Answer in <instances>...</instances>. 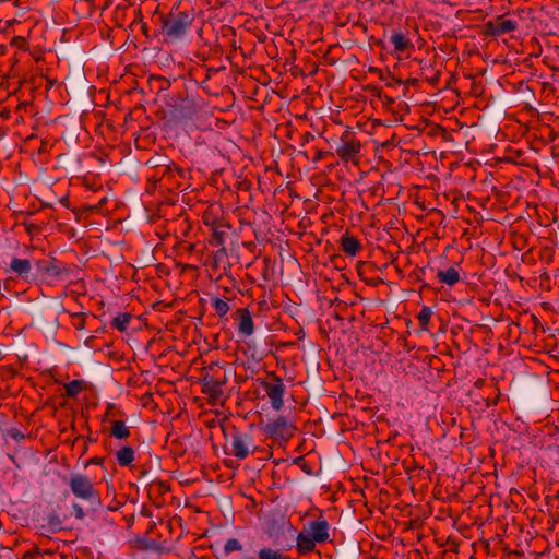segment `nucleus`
<instances>
[{
    "instance_id": "nucleus-7",
    "label": "nucleus",
    "mask_w": 559,
    "mask_h": 559,
    "mask_svg": "<svg viewBox=\"0 0 559 559\" xmlns=\"http://www.w3.org/2000/svg\"><path fill=\"white\" fill-rule=\"evenodd\" d=\"M37 271L47 280L62 282L70 277L72 270L56 258L36 261Z\"/></svg>"
},
{
    "instance_id": "nucleus-47",
    "label": "nucleus",
    "mask_w": 559,
    "mask_h": 559,
    "mask_svg": "<svg viewBox=\"0 0 559 559\" xmlns=\"http://www.w3.org/2000/svg\"><path fill=\"white\" fill-rule=\"evenodd\" d=\"M176 173H177V175H180V176H181V170H180L178 167H177V169H176Z\"/></svg>"
},
{
    "instance_id": "nucleus-27",
    "label": "nucleus",
    "mask_w": 559,
    "mask_h": 559,
    "mask_svg": "<svg viewBox=\"0 0 559 559\" xmlns=\"http://www.w3.org/2000/svg\"><path fill=\"white\" fill-rule=\"evenodd\" d=\"M432 316V310L430 307L424 306L417 314V320L421 330L428 331V325L430 318Z\"/></svg>"
},
{
    "instance_id": "nucleus-49",
    "label": "nucleus",
    "mask_w": 559,
    "mask_h": 559,
    "mask_svg": "<svg viewBox=\"0 0 559 559\" xmlns=\"http://www.w3.org/2000/svg\"><path fill=\"white\" fill-rule=\"evenodd\" d=\"M181 67H183V66H182V64H176L177 70H178L179 68H181Z\"/></svg>"
},
{
    "instance_id": "nucleus-9",
    "label": "nucleus",
    "mask_w": 559,
    "mask_h": 559,
    "mask_svg": "<svg viewBox=\"0 0 559 559\" xmlns=\"http://www.w3.org/2000/svg\"><path fill=\"white\" fill-rule=\"evenodd\" d=\"M519 27V22L515 19L507 17V15H499L493 20H488L484 23V35L489 37H500L504 34L512 33Z\"/></svg>"
},
{
    "instance_id": "nucleus-5",
    "label": "nucleus",
    "mask_w": 559,
    "mask_h": 559,
    "mask_svg": "<svg viewBox=\"0 0 559 559\" xmlns=\"http://www.w3.org/2000/svg\"><path fill=\"white\" fill-rule=\"evenodd\" d=\"M361 143L356 133L352 130H345L340 136L335 147L336 155L345 163L358 165L360 162Z\"/></svg>"
},
{
    "instance_id": "nucleus-11",
    "label": "nucleus",
    "mask_w": 559,
    "mask_h": 559,
    "mask_svg": "<svg viewBox=\"0 0 559 559\" xmlns=\"http://www.w3.org/2000/svg\"><path fill=\"white\" fill-rule=\"evenodd\" d=\"M198 114V102L193 95H187L177 103V123H182L186 128L194 126L193 120Z\"/></svg>"
},
{
    "instance_id": "nucleus-32",
    "label": "nucleus",
    "mask_w": 559,
    "mask_h": 559,
    "mask_svg": "<svg viewBox=\"0 0 559 559\" xmlns=\"http://www.w3.org/2000/svg\"><path fill=\"white\" fill-rule=\"evenodd\" d=\"M213 307L216 311V313L223 318L224 316L227 314V312L229 311V305L227 301L223 300V299H219V298H215L213 300Z\"/></svg>"
},
{
    "instance_id": "nucleus-43",
    "label": "nucleus",
    "mask_w": 559,
    "mask_h": 559,
    "mask_svg": "<svg viewBox=\"0 0 559 559\" xmlns=\"http://www.w3.org/2000/svg\"><path fill=\"white\" fill-rule=\"evenodd\" d=\"M114 408H115V404L109 403V404L107 405V411H106L105 416L107 417V416H109V415H112V414H114V413H112Z\"/></svg>"
},
{
    "instance_id": "nucleus-36",
    "label": "nucleus",
    "mask_w": 559,
    "mask_h": 559,
    "mask_svg": "<svg viewBox=\"0 0 559 559\" xmlns=\"http://www.w3.org/2000/svg\"><path fill=\"white\" fill-rule=\"evenodd\" d=\"M368 72L374 73L381 81H385L390 76V73H384L381 69L377 67H369Z\"/></svg>"
},
{
    "instance_id": "nucleus-19",
    "label": "nucleus",
    "mask_w": 559,
    "mask_h": 559,
    "mask_svg": "<svg viewBox=\"0 0 559 559\" xmlns=\"http://www.w3.org/2000/svg\"><path fill=\"white\" fill-rule=\"evenodd\" d=\"M340 246L342 251L349 257H355L362 249L360 241L349 233L342 235Z\"/></svg>"
},
{
    "instance_id": "nucleus-34",
    "label": "nucleus",
    "mask_w": 559,
    "mask_h": 559,
    "mask_svg": "<svg viewBox=\"0 0 559 559\" xmlns=\"http://www.w3.org/2000/svg\"><path fill=\"white\" fill-rule=\"evenodd\" d=\"M85 317L86 314L81 312V313H74L73 314V319H74V322H73V325L76 330H83L84 326H85Z\"/></svg>"
},
{
    "instance_id": "nucleus-48",
    "label": "nucleus",
    "mask_w": 559,
    "mask_h": 559,
    "mask_svg": "<svg viewBox=\"0 0 559 559\" xmlns=\"http://www.w3.org/2000/svg\"><path fill=\"white\" fill-rule=\"evenodd\" d=\"M176 444H177V451H178L179 450V444H180L179 440L176 441Z\"/></svg>"
},
{
    "instance_id": "nucleus-6",
    "label": "nucleus",
    "mask_w": 559,
    "mask_h": 559,
    "mask_svg": "<svg viewBox=\"0 0 559 559\" xmlns=\"http://www.w3.org/2000/svg\"><path fill=\"white\" fill-rule=\"evenodd\" d=\"M173 100V97L167 99L165 95L159 94L156 100L159 104L155 112L157 117V124L165 133L164 136L169 138L170 140L175 136V104Z\"/></svg>"
},
{
    "instance_id": "nucleus-25",
    "label": "nucleus",
    "mask_w": 559,
    "mask_h": 559,
    "mask_svg": "<svg viewBox=\"0 0 559 559\" xmlns=\"http://www.w3.org/2000/svg\"><path fill=\"white\" fill-rule=\"evenodd\" d=\"M117 461L121 466L130 465L134 460V451L131 447H122L116 454Z\"/></svg>"
},
{
    "instance_id": "nucleus-24",
    "label": "nucleus",
    "mask_w": 559,
    "mask_h": 559,
    "mask_svg": "<svg viewBox=\"0 0 559 559\" xmlns=\"http://www.w3.org/2000/svg\"><path fill=\"white\" fill-rule=\"evenodd\" d=\"M131 319L132 316L129 312L119 313L111 320L110 326L120 332H124L128 329Z\"/></svg>"
},
{
    "instance_id": "nucleus-39",
    "label": "nucleus",
    "mask_w": 559,
    "mask_h": 559,
    "mask_svg": "<svg viewBox=\"0 0 559 559\" xmlns=\"http://www.w3.org/2000/svg\"><path fill=\"white\" fill-rule=\"evenodd\" d=\"M178 266H181L182 267V272H186V271H189V272H192V276L195 275V272H197V267L191 265V264H181L180 262H177V267Z\"/></svg>"
},
{
    "instance_id": "nucleus-38",
    "label": "nucleus",
    "mask_w": 559,
    "mask_h": 559,
    "mask_svg": "<svg viewBox=\"0 0 559 559\" xmlns=\"http://www.w3.org/2000/svg\"><path fill=\"white\" fill-rule=\"evenodd\" d=\"M275 544H276L277 546H280L282 550H288V549H290V548H292V546H293L290 542H286V543H284V542L282 540L281 536H276V538H275Z\"/></svg>"
},
{
    "instance_id": "nucleus-17",
    "label": "nucleus",
    "mask_w": 559,
    "mask_h": 559,
    "mask_svg": "<svg viewBox=\"0 0 559 559\" xmlns=\"http://www.w3.org/2000/svg\"><path fill=\"white\" fill-rule=\"evenodd\" d=\"M238 331L245 336H250L254 332V324L251 312L248 308L237 310Z\"/></svg>"
},
{
    "instance_id": "nucleus-26",
    "label": "nucleus",
    "mask_w": 559,
    "mask_h": 559,
    "mask_svg": "<svg viewBox=\"0 0 559 559\" xmlns=\"http://www.w3.org/2000/svg\"><path fill=\"white\" fill-rule=\"evenodd\" d=\"M111 436L116 439H127L130 436V430L123 420H114L111 426Z\"/></svg>"
},
{
    "instance_id": "nucleus-18",
    "label": "nucleus",
    "mask_w": 559,
    "mask_h": 559,
    "mask_svg": "<svg viewBox=\"0 0 559 559\" xmlns=\"http://www.w3.org/2000/svg\"><path fill=\"white\" fill-rule=\"evenodd\" d=\"M178 228H180L185 238L183 240H192L199 229L198 225H195L186 213L177 214V229Z\"/></svg>"
},
{
    "instance_id": "nucleus-12",
    "label": "nucleus",
    "mask_w": 559,
    "mask_h": 559,
    "mask_svg": "<svg viewBox=\"0 0 559 559\" xmlns=\"http://www.w3.org/2000/svg\"><path fill=\"white\" fill-rule=\"evenodd\" d=\"M154 21L156 28L154 31L155 36H162L164 44H170L175 40V17L173 12L169 14H163L156 12L154 14Z\"/></svg>"
},
{
    "instance_id": "nucleus-28",
    "label": "nucleus",
    "mask_w": 559,
    "mask_h": 559,
    "mask_svg": "<svg viewBox=\"0 0 559 559\" xmlns=\"http://www.w3.org/2000/svg\"><path fill=\"white\" fill-rule=\"evenodd\" d=\"M47 524L50 531L58 532L62 530L63 521L56 511H52L47 515Z\"/></svg>"
},
{
    "instance_id": "nucleus-29",
    "label": "nucleus",
    "mask_w": 559,
    "mask_h": 559,
    "mask_svg": "<svg viewBox=\"0 0 559 559\" xmlns=\"http://www.w3.org/2000/svg\"><path fill=\"white\" fill-rule=\"evenodd\" d=\"M171 179H173V170L170 168V166H166L164 169H163V174L159 178V188L160 189H167L169 192H171V189L169 187V183L171 182Z\"/></svg>"
},
{
    "instance_id": "nucleus-42",
    "label": "nucleus",
    "mask_w": 559,
    "mask_h": 559,
    "mask_svg": "<svg viewBox=\"0 0 559 559\" xmlns=\"http://www.w3.org/2000/svg\"><path fill=\"white\" fill-rule=\"evenodd\" d=\"M169 86H170V82L168 80L164 79L162 84H160V86H159V90L160 91L162 90H167V88H169Z\"/></svg>"
},
{
    "instance_id": "nucleus-41",
    "label": "nucleus",
    "mask_w": 559,
    "mask_h": 559,
    "mask_svg": "<svg viewBox=\"0 0 559 559\" xmlns=\"http://www.w3.org/2000/svg\"><path fill=\"white\" fill-rule=\"evenodd\" d=\"M103 462H104V459H103V457L95 456V457H93V459H91V460L88 461V464H97V465H100V464H103Z\"/></svg>"
},
{
    "instance_id": "nucleus-35",
    "label": "nucleus",
    "mask_w": 559,
    "mask_h": 559,
    "mask_svg": "<svg viewBox=\"0 0 559 559\" xmlns=\"http://www.w3.org/2000/svg\"><path fill=\"white\" fill-rule=\"evenodd\" d=\"M7 436L12 438L15 441H23L25 439V435L20 431L17 428H10L7 431Z\"/></svg>"
},
{
    "instance_id": "nucleus-15",
    "label": "nucleus",
    "mask_w": 559,
    "mask_h": 559,
    "mask_svg": "<svg viewBox=\"0 0 559 559\" xmlns=\"http://www.w3.org/2000/svg\"><path fill=\"white\" fill-rule=\"evenodd\" d=\"M193 20V11H180L177 14V40H183L190 35Z\"/></svg>"
},
{
    "instance_id": "nucleus-21",
    "label": "nucleus",
    "mask_w": 559,
    "mask_h": 559,
    "mask_svg": "<svg viewBox=\"0 0 559 559\" xmlns=\"http://www.w3.org/2000/svg\"><path fill=\"white\" fill-rule=\"evenodd\" d=\"M390 39L396 52H405L414 47L407 34L402 32L394 31Z\"/></svg>"
},
{
    "instance_id": "nucleus-40",
    "label": "nucleus",
    "mask_w": 559,
    "mask_h": 559,
    "mask_svg": "<svg viewBox=\"0 0 559 559\" xmlns=\"http://www.w3.org/2000/svg\"><path fill=\"white\" fill-rule=\"evenodd\" d=\"M158 486V490L163 493V492H170L171 491V487L169 484H165L163 481H159L157 484Z\"/></svg>"
},
{
    "instance_id": "nucleus-8",
    "label": "nucleus",
    "mask_w": 559,
    "mask_h": 559,
    "mask_svg": "<svg viewBox=\"0 0 559 559\" xmlns=\"http://www.w3.org/2000/svg\"><path fill=\"white\" fill-rule=\"evenodd\" d=\"M263 390L270 399L271 406L275 411H281L284 406V394L286 392L285 384L274 372L269 373V380L261 382Z\"/></svg>"
},
{
    "instance_id": "nucleus-13",
    "label": "nucleus",
    "mask_w": 559,
    "mask_h": 559,
    "mask_svg": "<svg viewBox=\"0 0 559 559\" xmlns=\"http://www.w3.org/2000/svg\"><path fill=\"white\" fill-rule=\"evenodd\" d=\"M263 430L270 437L289 439L293 436L295 428L288 423L286 417L278 416L275 420L267 423Z\"/></svg>"
},
{
    "instance_id": "nucleus-14",
    "label": "nucleus",
    "mask_w": 559,
    "mask_h": 559,
    "mask_svg": "<svg viewBox=\"0 0 559 559\" xmlns=\"http://www.w3.org/2000/svg\"><path fill=\"white\" fill-rule=\"evenodd\" d=\"M306 530L308 531L309 535H311L312 538L317 540L318 544H323L330 538V524L322 516L314 521H310L308 523V528Z\"/></svg>"
},
{
    "instance_id": "nucleus-37",
    "label": "nucleus",
    "mask_w": 559,
    "mask_h": 559,
    "mask_svg": "<svg viewBox=\"0 0 559 559\" xmlns=\"http://www.w3.org/2000/svg\"><path fill=\"white\" fill-rule=\"evenodd\" d=\"M174 302H175V298H173V300L169 302L156 301L153 304V308L158 311H162L164 308L171 307Z\"/></svg>"
},
{
    "instance_id": "nucleus-23",
    "label": "nucleus",
    "mask_w": 559,
    "mask_h": 559,
    "mask_svg": "<svg viewBox=\"0 0 559 559\" xmlns=\"http://www.w3.org/2000/svg\"><path fill=\"white\" fill-rule=\"evenodd\" d=\"M86 386L83 380H72L64 384V395L67 397H75L80 392L86 389Z\"/></svg>"
},
{
    "instance_id": "nucleus-2",
    "label": "nucleus",
    "mask_w": 559,
    "mask_h": 559,
    "mask_svg": "<svg viewBox=\"0 0 559 559\" xmlns=\"http://www.w3.org/2000/svg\"><path fill=\"white\" fill-rule=\"evenodd\" d=\"M67 485L73 496L84 501L87 506L86 509H84L80 503L73 502L72 509L78 520H83L88 512H95L100 508V495L98 490L94 488V485L87 475L81 473L71 474L67 479Z\"/></svg>"
},
{
    "instance_id": "nucleus-30",
    "label": "nucleus",
    "mask_w": 559,
    "mask_h": 559,
    "mask_svg": "<svg viewBox=\"0 0 559 559\" xmlns=\"http://www.w3.org/2000/svg\"><path fill=\"white\" fill-rule=\"evenodd\" d=\"M260 559H284V555L281 550H273L271 548H263L258 554Z\"/></svg>"
},
{
    "instance_id": "nucleus-46",
    "label": "nucleus",
    "mask_w": 559,
    "mask_h": 559,
    "mask_svg": "<svg viewBox=\"0 0 559 559\" xmlns=\"http://www.w3.org/2000/svg\"><path fill=\"white\" fill-rule=\"evenodd\" d=\"M177 480L179 481V484H185V483L189 481V479H178V478H177Z\"/></svg>"
},
{
    "instance_id": "nucleus-22",
    "label": "nucleus",
    "mask_w": 559,
    "mask_h": 559,
    "mask_svg": "<svg viewBox=\"0 0 559 559\" xmlns=\"http://www.w3.org/2000/svg\"><path fill=\"white\" fill-rule=\"evenodd\" d=\"M228 226L224 223H217L212 226V239L213 246H223L227 236Z\"/></svg>"
},
{
    "instance_id": "nucleus-4",
    "label": "nucleus",
    "mask_w": 559,
    "mask_h": 559,
    "mask_svg": "<svg viewBox=\"0 0 559 559\" xmlns=\"http://www.w3.org/2000/svg\"><path fill=\"white\" fill-rule=\"evenodd\" d=\"M147 534L148 536L144 539L146 549L158 552H169L173 549V527L170 520H159L158 523H154Z\"/></svg>"
},
{
    "instance_id": "nucleus-10",
    "label": "nucleus",
    "mask_w": 559,
    "mask_h": 559,
    "mask_svg": "<svg viewBox=\"0 0 559 559\" xmlns=\"http://www.w3.org/2000/svg\"><path fill=\"white\" fill-rule=\"evenodd\" d=\"M282 531L284 534L287 533L289 535L290 540L295 538L296 548H297L299 555H307V554L313 551L316 548V544H318L317 540H314L312 538V536L309 535V533L306 528H304L301 532H299L295 537L296 530L290 524L289 521L283 520Z\"/></svg>"
},
{
    "instance_id": "nucleus-16",
    "label": "nucleus",
    "mask_w": 559,
    "mask_h": 559,
    "mask_svg": "<svg viewBox=\"0 0 559 559\" xmlns=\"http://www.w3.org/2000/svg\"><path fill=\"white\" fill-rule=\"evenodd\" d=\"M10 271L23 281L29 282L33 278L32 264L27 259L13 258L10 262Z\"/></svg>"
},
{
    "instance_id": "nucleus-20",
    "label": "nucleus",
    "mask_w": 559,
    "mask_h": 559,
    "mask_svg": "<svg viewBox=\"0 0 559 559\" xmlns=\"http://www.w3.org/2000/svg\"><path fill=\"white\" fill-rule=\"evenodd\" d=\"M437 278L440 283L445 284L448 286H454L461 280L460 271L454 267H448L447 270H438Z\"/></svg>"
},
{
    "instance_id": "nucleus-44",
    "label": "nucleus",
    "mask_w": 559,
    "mask_h": 559,
    "mask_svg": "<svg viewBox=\"0 0 559 559\" xmlns=\"http://www.w3.org/2000/svg\"><path fill=\"white\" fill-rule=\"evenodd\" d=\"M60 202H61L64 206H69V199H68V198H62V199H60Z\"/></svg>"
},
{
    "instance_id": "nucleus-1",
    "label": "nucleus",
    "mask_w": 559,
    "mask_h": 559,
    "mask_svg": "<svg viewBox=\"0 0 559 559\" xmlns=\"http://www.w3.org/2000/svg\"><path fill=\"white\" fill-rule=\"evenodd\" d=\"M177 368L187 371V380L193 381L195 379L202 383V392L209 396V401L212 404H217L222 401L224 388L233 372L229 366L219 365L218 362H212L207 367H203L200 358L192 359L189 366L177 362Z\"/></svg>"
},
{
    "instance_id": "nucleus-31",
    "label": "nucleus",
    "mask_w": 559,
    "mask_h": 559,
    "mask_svg": "<svg viewBox=\"0 0 559 559\" xmlns=\"http://www.w3.org/2000/svg\"><path fill=\"white\" fill-rule=\"evenodd\" d=\"M195 248V242H193L192 240H181L179 241L177 239V255L178 254H182L183 252L186 253H191Z\"/></svg>"
},
{
    "instance_id": "nucleus-45",
    "label": "nucleus",
    "mask_w": 559,
    "mask_h": 559,
    "mask_svg": "<svg viewBox=\"0 0 559 559\" xmlns=\"http://www.w3.org/2000/svg\"><path fill=\"white\" fill-rule=\"evenodd\" d=\"M165 203H166L167 205H173V204H174V201H173V199H171V198H166Z\"/></svg>"
},
{
    "instance_id": "nucleus-33",
    "label": "nucleus",
    "mask_w": 559,
    "mask_h": 559,
    "mask_svg": "<svg viewBox=\"0 0 559 559\" xmlns=\"http://www.w3.org/2000/svg\"><path fill=\"white\" fill-rule=\"evenodd\" d=\"M241 549L242 545L237 538H229L224 545V552L226 556L233 551H240Z\"/></svg>"
},
{
    "instance_id": "nucleus-3",
    "label": "nucleus",
    "mask_w": 559,
    "mask_h": 559,
    "mask_svg": "<svg viewBox=\"0 0 559 559\" xmlns=\"http://www.w3.org/2000/svg\"><path fill=\"white\" fill-rule=\"evenodd\" d=\"M222 430L226 443L229 444V454L242 461L253 453L255 447L252 435L238 430L234 425H223Z\"/></svg>"
}]
</instances>
